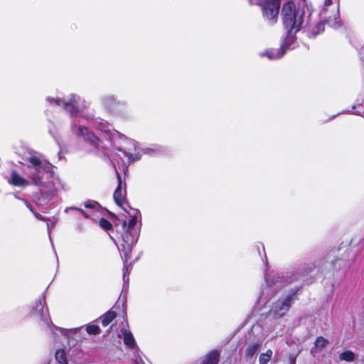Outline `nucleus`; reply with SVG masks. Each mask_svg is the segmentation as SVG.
Here are the masks:
<instances>
[{
	"label": "nucleus",
	"mask_w": 364,
	"mask_h": 364,
	"mask_svg": "<svg viewBox=\"0 0 364 364\" xmlns=\"http://www.w3.org/2000/svg\"><path fill=\"white\" fill-rule=\"evenodd\" d=\"M28 161L29 162V165L27 166L28 178L33 184L39 186V190L43 196H53L56 191L54 179L48 181H43L51 176L50 164L35 156L29 157Z\"/></svg>",
	"instance_id": "f257e3e1"
},
{
	"label": "nucleus",
	"mask_w": 364,
	"mask_h": 364,
	"mask_svg": "<svg viewBox=\"0 0 364 364\" xmlns=\"http://www.w3.org/2000/svg\"><path fill=\"white\" fill-rule=\"evenodd\" d=\"M304 10L296 7L292 2L285 3L282 8L283 23L288 32L296 33L301 28L304 21Z\"/></svg>",
	"instance_id": "f03ea898"
},
{
	"label": "nucleus",
	"mask_w": 364,
	"mask_h": 364,
	"mask_svg": "<svg viewBox=\"0 0 364 364\" xmlns=\"http://www.w3.org/2000/svg\"><path fill=\"white\" fill-rule=\"evenodd\" d=\"M117 178L119 186L117 191H115V193H117L118 194L117 196H115V203L117 204V208H115V212H117L118 215H122L123 217L122 218H117L118 223H115V226H117L120 224L122 228L126 230V231H128L130 228H132L136 225V218L130 215L127 217L124 215V213H127V210L123 206V205L126 203V198L125 195H122V190L124 188L125 191L126 184L125 183L123 184L122 178L118 173Z\"/></svg>",
	"instance_id": "7ed1b4c3"
},
{
	"label": "nucleus",
	"mask_w": 364,
	"mask_h": 364,
	"mask_svg": "<svg viewBox=\"0 0 364 364\" xmlns=\"http://www.w3.org/2000/svg\"><path fill=\"white\" fill-rule=\"evenodd\" d=\"M46 100L50 104H55L58 106L63 105L65 110L70 112L71 115H75L76 117H81L82 116V112L80 109V98L75 95H71L69 98L61 100L60 98H52L48 97Z\"/></svg>",
	"instance_id": "20e7f679"
},
{
	"label": "nucleus",
	"mask_w": 364,
	"mask_h": 364,
	"mask_svg": "<svg viewBox=\"0 0 364 364\" xmlns=\"http://www.w3.org/2000/svg\"><path fill=\"white\" fill-rule=\"evenodd\" d=\"M262 12V16L268 21H275L279 13L281 0H259L257 3Z\"/></svg>",
	"instance_id": "39448f33"
},
{
	"label": "nucleus",
	"mask_w": 364,
	"mask_h": 364,
	"mask_svg": "<svg viewBox=\"0 0 364 364\" xmlns=\"http://www.w3.org/2000/svg\"><path fill=\"white\" fill-rule=\"evenodd\" d=\"M45 296L42 295L38 300L36 301L33 306V315L35 317L39 318L43 323V325L48 328H50V319L48 309L45 306Z\"/></svg>",
	"instance_id": "423d86ee"
},
{
	"label": "nucleus",
	"mask_w": 364,
	"mask_h": 364,
	"mask_svg": "<svg viewBox=\"0 0 364 364\" xmlns=\"http://www.w3.org/2000/svg\"><path fill=\"white\" fill-rule=\"evenodd\" d=\"M72 129L78 136H82L85 140L90 141L92 144L99 146L97 143L98 139L92 132L81 124L80 121L78 122V124H77L76 122H74L72 124Z\"/></svg>",
	"instance_id": "0eeeda50"
},
{
	"label": "nucleus",
	"mask_w": 364,
	"mask_h": 364,
	"mask_svg": "<svg viewBox=\"0 0 364 364\" xmlns=\"http://www.w3.org/2000/svg\"><path fill=\"white\" fill-rule=\"evenodd\" d=\"M99 129L105 134V137L108 141L107 145H102V147L105 149V154L109 156V151H112L114 144L112 143V126L106 122L100 123Z\"/></svg>",
	"instance_id": "6e6552de"
},
{
	"label": "nucleus",
	"mask_w": 364,
	"mask_h": 364,
	"mask_svg": "<svg viewBox=\"0 0 364 364\" xmlns=\"http://www.w3.org/2000/svg\"><path fill=\"white\" fill-rule=\"evenodd\" d=\"M292 301V296H289L282 300L277 301L274 306L273 311L279 317H281L285 314V313L289 309Z\"/></svg>",
	"instance_id": "1a4fd4ad"
},
{
	"label": "nucleus",
	"mask_w": 364,
	"mask_h": 364,
	"mask_svg": "<svg viewBox=\"0 0 364 364\" xmlns=\"http://www.w3.org/2000/svg\"><path fill=\"white\" fill-rule=\"evenodd\" d=\"M9 183L16 187H25L29 185V181L21 176L16 171H12Z\"/></svg>",
	"instance_id": "9d476101"
},
{
	"label": "nucleus",
	"mask_w": 364,
	"mask_h": 364,
	"mask_svg": "<svg viewBox=\"0 0 364 364\" xmlns=\"http://www.w3.org/2000/svg\"><path fill=\"white\" fill-rule=\"evenodd\" d=\"M122 335L119 334V337L122 336L124 343L129 348H133L135 346V341L131 332L127 330H122Z\"/></svg>",
	"instance_id": "9b49d317"
},
{
	"label": "nucleus",
	"mask_w": 364,
	"mask_h": 364,
	"mask_svg": "<svg viewBox=\"0 0 364 364\" xmlns=\"http://www.w3.org/2000/svg\"><path fill=\"white\" fill-rule=\"evenodd\" d=\"M219 358V352L216 350H213L205 355L203 364H218Z\"/></svg>",
	"instance_id": "f8f14e48"
},
{
	"label": "nucleus",
	"mask_w": 364,
	"mask_h": 364,
	"mask_svg": "<svg viewBox=\"0 0 364 364\" xmlns=\"http://www.w3.org/2000/svg\"><path fill=\"white\" fill-rule=\"evenodd\" d=\"M284 53H285L284 48L283 47H281L279 49H278L277 50H267L264 53H261V55L262 56H263V55L267 56L269 59L273 60V59H277V58H281L282 56H283Z\"/></svg>",
	"instance_id": "ddd939ff"
},
{
	"label": "nucleus",
	"mask_w": 364,
	"mask_h": 364,
	"mask_svg": "<svg viewBox=\"0 0 364 364\" xmlns=\"http://www.w3.org/2000/svg\"><path fill=\"white\" fill-rule=\"evenodd\" d=\"M261 346V342L249 344L245 350V355L249 358H252L259 350Z\"/></svg>",
	"instance_id": "4468645a"
},
{
	"label": "nucleus",
	"mask_w": 364,
	"mask_h": 364,
	"mask_svg": "<svg viewBox=\"0 0 364 364\" xmlns=\"http://www.w3.org/2000/svg\"><path fill=\"white\" fill-rule=\"evenodd\" d=\"M339 359L341 361L353 362L355 360V355L353 351L346 350L340 353Z\"/></svg>",
	"instance_id": "2eb2a0df"
},
{
	"label": "nucleus",
	"mask_w": 364,
	"mask_h": 364,
	"mask_svg": "<svg viewBox=\"0 0 364 364\" xmlns=\"http://www.w3.org/2000/svg\"><path fill=\"white\" fill-rule=\"evenodd\" d=\"M114 320V311L111 309L102 317V324L103 326H108Z\"/></svg>",
	"instance_id": "dca6fc26"
},
{
	"label": "nucleus",
	"mask_w": 364,
	"mask_h": 364,
	"mask_svg": "<svg viewBox=\"0 0 364 364\" xmlns=\"http://www.w3.org/2000/svg\"><path fill=\"white\" fill-rule=\"evenodd\" d=\"M272 355V351L271 350H267L266 353L260 354L259 358V364H267L270 360Z\"/></svg>",
	"instance_id": "f3484780"
},
{
	"label": "nucleus",
	"mask_w": 364,
	"mask_h": 364,
	"mask_svg": "<svg viewBox=\"0 0 364 364\" xmlns=\"http://www.w3.org/2000/svg\"><path fill=\"white\" fill-rule=\"evenodd\" d=\"M328 341L322 336L318 337L315 341V346L320 350H323L327 344H328Z\"/></svg>",
	"instance_id": "a211bd4d"
},
{
	"label": "nucleus",
	"mask_w": 364,
	"mask_h": 364,
	"mask_svg": "<svg viewBox=\"0 0 364 364\" xmlns=\"http://www.w3.org/2000/svg\"><path fill=\"white\" fill-rule=\"evenodd\" d=\"M55 359L60 364L67 363L65 350L62 349H58L55 352Z\"/></svg>",
	"instance_id": "6ab92c4d"
},
{
	"label": "nucleus",
	"mask_w": 364,
	"mask_h": 364,
	"mask_svg": "<svg viewBox=\"0 0 364 364\" xmlns=\"http://www.w3.org/2000/svg\"><path fill=\"white\" fill-rule=\"evenodd\" d=\"M86 331L90 335H96L100 333V328L97 325L90 324L86 327Z\"/></svg>",
	"instance_id": "aec40b11"
},
{
	"label": "nucleus",
	"mask_w": 364,
	"mask_h": 364,
	"mask_svg": "<svg viewBox=\"0 0 364 364\" xmlns=\"http://www.w3.org/2000/svg\"><path fill=\"white\" fill-rule=\"evenodd\" d=\"M124 240L127 243L126 247L124 246V247L127 252H129L131 250V242L132 240V236L130 235H129L128 233H127L124 237Z\"/></svg>",
	"instance_id": "412c9836"
},
{
	"label": "nucleus",
	"mask_w": 364,
	"mask_h": 364,
	"mask_svg": "<svg viewBox=\"0 0 364 364\" xmlns=\"http://www.w3.org/2000/svg\"><path fill=\"white\" fill-rule=\"evenodd\" d=\"M100 225L104 230H110L112 228V224L107 220L102 218L100 220Z\"/></svg>",
	"instance_id": "4be33fe9"
},
{
	"label": "nucleus",
	"mask_w": 364,
	"mask_h": 364,
	"mask_svg": "<svg viewBox=\"0 0 364 364\" xmlns=\"http://www.w3.org/2000/svg\"><path fill=\"white\" fill-rule=\"evenodd\" d=\"M47 228L48 234L50 233L51 228L54 227L58 221L57 218H53V220H47Z\"/></svg>",
	"instance_id": "5701e85b"
},
{
	"label": "nucleus",
	"mask_w": 364,
	"mask_h": 364,
	"mask_svg": "<svg viewBox=\"0 0 364 364\" xmlns=\"http://www.w3.org/2000/svg\"><path fill=\"white\" fill-rule=\"evenodd\" d=\"M25 203L26 204V206L29 208V210L33 213L34 216L38 219V220H47V219L46 218H43L42 217L39 213H37L36 212H34L32 209V207L26 202L25 201Z\"/></svg>",
	"instance_id": "b1692460"
},
{
	"label": "nucleus",
	"mask_w": 364,
	"mask_h": 364,
	"mask_svg": "<svg viewBox=\"0 0 364 364\" xmlns=\"http://www.w3.org/2000/svg\"><path fill=\"white\" fill-rule=\"evenodd\" d=\"M85 206L87 208L96 209L98 208L99 204L95 201H88L85 203Z\"/></svg>",
	"instance_id": "393cba45"
},
{
	"label": "nucleus",
	"mask_w": 364,
	"mask_h": 364,
	"mask_svg": "<svg viewBox=\"0 0 364 364\" xmlns=\"http://www.w3.org/2000/svg\"><path fill=\"white\" fill-rule=\"evenodd\" d=\"M118 151H119V152H121V153L124 155V157H126V158H127V161L128 163H129V162L131 161V156H130V155L127 154L126 152H124V151H123L122 150H121V149H118Z\"/></svg>",
	"instance_id": "a878e982"
},
{
	"label": "nucleus",
	"mask_w": 364,
	"mask_h": 364,
	"mask_svg": "<svg viewBox=\"0 0 364 364\" xmlns=\"http://www.w3.org/2000/svg\"><path fill=\"white\" fill-rule=\"evenodd\" d=\"M330 23V21L329 20H326V21H323V22H321V23L318 24V28H320L321 26H323V23Z\"/></svg>",
	"instance_id": "bb28decb"
},
{
	"label": "nucleus",
	"mask_w": 364,
	"mask_h": 364,
	"mask_svg": "<svg viewBox=\"0 0 364 364\" xmlns=\"http://www.w3.org/2000/svg\"><path fill=\"white\" fill-rule=\"evenodd\" d=\"M325 6H329L331 4V0H325Z\"/></svg>",
	"instance_id": "cd10ccee"
},
{
	"label": "nucleus",
	"mask_w": 364,
	"mask_h": 364,
	"mask_svg": "<svg viewBox=\"0 0 364 364\" xmlns=\"http://www.w3.org/2000/svg\"><path fill=\"white\" fill-rule=\"evenodd\" d=\"M120 300H122L123 301H125L126 299H125L124 296H122L121 295V296L119 297V300H118V301H119Z\"/></svg>",
	"instance_id": "c85d7f7f"
},
{
	"label": "nucleus",
	"mask_w": 364,
	"mask_h": 364,
	"mask_svg": "<svg viewBox=\"0 0 364 364\" xmlns=\"http://www.w3.org/2000/svg\"><path fill=\"white\" fill-rule=\"evenodd\" d=\"M336 15L338 16V11H336Z\"/></svg>",
	"instance_id": "c756f323"
}]
</instances>
